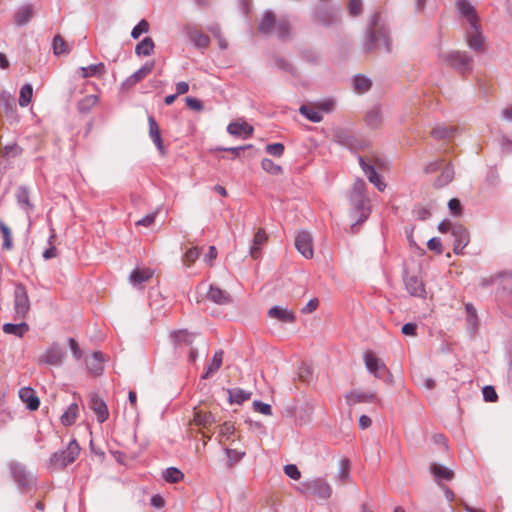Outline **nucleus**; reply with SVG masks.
<instances>
[{
	"instance_id": "nucleus-1",
	"label": "nucleus",
	"mask_w": 512,
	"mask_h": 512,
	"mask_svg": "<svg viewBox=\"0 0 512 512\" xmlns=\"http://www.w3.org/2000/svg\"><path fill=\"white\" fill-rule=\"evenodd\" d=\"M383 45L387 53L391 52V40L383 25H380V14L375 13L371 17L364 40V51L370 53L378 46Z\"/></svg>"
},
{
	"instance_id": "nucleus-2",
	"label": "nucleus",
	"mask_w": 512,
	"mask_h": 512,
	"mask_svg": "<svg viewBox=\"0 0 512 512\" xmlns=\"http://www.w3.org/2000/svg\"><path fill=\"white\" fill-rule=\"evenodd\" d=\"M366 183L362 179H357L352 187L349 195L350 203L352 206V216L357 218L356 222L351 225V228L364 222L370 213L368 206V199L366 197Z\"/></svg>"
},
{
	"instance_id": "nucleus-3",
	"label": "nucleus",
	"mask_w": 512,
	"mask_h": 512,
	"mask_svg": "<svg viewBox=\"0 0 512 512\" xmlns=\"http://www.w3.org/2000/svg\"><path fill=\"white\" fill-rule=\"evenodd\" d=\"M81 448L76 439H71L65 449L54 452L48 462L53 470H62L74 463L80 454Z\"/></svg>"
},
{
	"instance_id": "nucleus-4",
	"label": "nucleus",
	"mask_w": 512,
	"mask_h": 512,
	"mask_svg": "<svg viewBox=\"0 0 512 512\" xmlns=\"http://www.w3.org/2000/svg\"><path fill=\"white\" fill-rule=\"evenodd\" d=\"M342 10L339 5L327 3L315 6L312 9V19L315 23L325 27L338 25L341 21Z\"/></svg>"
},
{
	"instance_id": "nucleus-5",
	"label": "nucleus",
	"mask_w": 512,
	"mask_h": 512,
	"mask_svg": "<svg viewBox=\"0 0 512 512\" xmlns=\"http://www.w3.org/2000/svg\"><path fill=\"white\" fill-rule=\"evenodd\" d=\"M443 60L461 74L470 73L473 69V58L466 52L452 51L443 55Z\"/></svg>"
},
{
	"instance_id": "nucleus-6",
	"label": "nucleus",
	"mask_w": 512,
	"mask_h": 512,
	"mask_svg": "<svg viewBox=\"0 0 512 512\" xmlns=\"http://www.w3.org/2000/svg\"><path fill=\"white\" fill-rule=\"evenodd\" d=\"M300 491L303 494L314 495L320 499H329L332 495V487L323 478L309 479L301 483Z\"/></svg>"
},
{
	"instance_id": "nucleus-7",
	"label": "nucleus",
	"mask_w": 512,
	"mask_h": 512,
	"mask_svg": "<svg viewBox=\"0 0 512 512\" xmlns=\"http://www.w3.org/2000/svg\"><path fill=\"white\" fill-rule=\"evenodd\" d=\"M11 476L19 488L26 490L34 485V476L28 472L25 466L19 462L12 461L9 464Z\"/></svg>"
},
{
	"instance_id": "nucleus-8",
	"label": "nucleus",
	"mask_w": 512,
	"mask_h": 512,
	"mask_svg": "<svg viewBox=\"0 0 512 512\" xmlns=\"http://www.w3.org/2000/svg\"><path fill=\"white\" fill-rule=\"evenodd\" d=\"M30 309L27 290L22 283H16L14 289L15 319H25Z\"/></svg>"
},
{
	"instance_id": "nucleus-9",
	"label": "nucleus",
	"mask_w": 512,
	"mask_h": 512,
	"mask_svg": "<svg viewBox=\"0 0 512 512\" xmlns=\"http://www.w3.org/2000/svg\"><path fill=\"white\" fill-rule=\"evenodd\" d=\"M364 363L367 370L376 378L384 379L388 374V369L384 362L373 352L368 351L364 354Z\"/></svg>"
},
{
	"instance_id": "nucleus-10",
	"label": "nucleus",
	"mask_w": 512,
	"mask_h": 512,
	"mask_svg": "<svg viewBox=\"0 0 512 512\" xmlns=\"http://www.w3.org/2000/svg\"><path fill=\"white\" fill-rule=\"evenodd\" d=\"M295 247L298 252L305 257L310 259L313 257V239L309 232L301 231L295 237Z\"/></svg>"
},
{
	"instance_id": "nucleus-11",
	"label": "nucleus",
	"mask_w": 512,
	"mask_h": 512,
	"mask_svg": "<svg viewBox=\"0 0 512 512\" xmlns=\"http://www.w3.org/2000/svg\"><path fill=\"white\" fill-rule=\"evenodd\" d=\"M155 62L149 61L146 62L140 69L135 71L132 75H130L128 78H126L122 84L121 88L123 90H129L133 86H135L138 82H140L142 79H144L148 74L152 72L154 69Z\"/></svg>"
},
{
	"instance_id": "nucleus-12",
	"label": "nucleus",
	"mask_w": 512,
	"mask_h": 512,
	"mask_svg": "<svg viewBox=\"0 0 512 512\" xmlns=\"http://www.w3.org/2000/svg\"><path fill=\"white\" fill-rule=\"evenodd\" d=\"M452 236L454 238L453 252L457 255L461 254L469 243V232L467 228L461 224L455 225L452 230Z\"/></svg>"
},
{
	"instance_id": "nucleus-13",
	"label": "nucleus",
	"mask_w": 512,
	"mask_h": 512,
	"mask_svg": "<svg viewBox=\"0 0 512 512\" xmlns=\"http://www.w3.org/2000/svg\"><path fill=\"white\" fill-rule=\"evenodd\" d=\"M406 290L411 296L415 297H425L426 291L423 284V281L416 275H408L407 272L404 273L403 277Z\"/></svg>"
},
{
	"instance_id": "nucleus-14",
	"label": "nucleus",
	"mask_w": 512,
	"mask_h": 512,
	"mask_svg": "<svg viewBox=\"0 0 512 512\" xmlns=\"http://www.w3.org/2000/svg\"><path fill=\"white\" fill-rule=\"evenodd\" d=\"M90 408L96 414L99 423H104L109 417L108 407L105 401L96 393L90 394L89 399Z\"/></svg>"
},
{
	"instance_id": "nucleus-15",
	"label": "nucleus",
	"mask_w": 512,
	"mask_h": 512,
	"mask_svg": "<svg viewBox=\"0 0 512 512\" xmlns=\"http://www.w3.org/2000/svg\"><path fill=\"white\" fill-rule=\"evenodd\" d=\"M65 352L58 343H53L39 359L40 363L49 365H60L64 358Z\"/></svg>"
},
{
	"instance_id": "nucleus-16",
	"label": "nucleus",
	"mask_w": 512,
	"mask_h": 512,
	"mask_svg": "<svg viewBox=\"0 0 512 512\" xmlns=\"http://www.w3.org/2000/svg\"><path fill=\"white\" fill-rule=\"evenodd\" d=\"M15 198L19 208L26 213L34 210L35 205L30 200V188L26 185H20L15 192Z\"/></svg>"
},
{
	"instance_id": "nucleus-17",
	"label": "nucleus",
	"mask_w": 512,
	"mask_h": 512,
	"mask_svg": "<svg viewBox=\"0 0 512 512\" xmlns=\"http://www.w3.org/2000/svg\"><path fill=\"white\" fill-rule=\"evenodd\" d=\"M456 5L459 12L467 18L470 28L476 29L478 16L474 6L468 0H456Z\"/></svg>"
},
{
	"instance_id": "nucleus-18",
	"label": "nucleus",
	"mask_w": 512,
	"mask_h": 512,
	"mask_svg": "<svg viewBox=\"0 0 512 512\" xmlns=\"http://www.w3.org/2000/svg\"><path fill=\"white\" fill-rule=\"evenodd\" d=\"M267 314L270 318L276 319L283 323H294L296 320V315L292 310L279 305L272 306L268 310Z\"/></svg>"
},
{
	"instance_id": "nucleus-19",
	"label": "nucleus",
	"mask_w": 512,
	"mask_h": 512,
	"mask_svg": "<svg viewBox=\"0 0 512 512\" xmlns=\"http://www.w3.org/2000/svg\"><path fill=\"white\" fill-rule=\"evenodd\" d=\"M19 398L26 404L27 409L35 411L40 406V399L30 387H23L19 390Z\"/></svg>"
},
{
	"instance_id": "nucleus-20",
	"label": "nucleus",
	"mask_w": 512,
	"mask_h": 512,
	"mask_svg": "<svg viewBox=\"0 0 512 512\" xmlns=\"http://www.w3.org/2000/svg\"><path fill=\"white\" fill-rule=\"evenodd\" d=\"M149 136L161 154L165 153L160 127L153 116H148Z\"/></svg>"
},
{
	"instance_id": "nucleus-21",
	"label": "nucleus",
	"mask_w": 512,
	"mask_h": 512,
	"mask_svg": "<svg viewBox=\"0 0 512 512\" xmlns=\"http://www.w3.org/2000/svg\"><path fill=\"white\" fill-rule=\"evenodd\" d=\"M253 127L246 122H231L227 126V132L233 136L242 137L247 139L253 134Z\"/></svg>"
},
{
	"instance_id": "nucleus-22",
	"label": "nucleus",
	"mask_w": 512,
	"mask_h": 512,
	"mask_svg": "<svg viewBox=\"0 0 512 512\" xmlns=\"http://www.w3.org/2000/svg\"><path fill=\"white\" fill-rule=\"evenodd\" d=\"M466 42L468 47L475 51L480 52L483 49V36L480 30V25L477 23L476 29H471L466 33Z\"/></svg>"
},
{
	"instance_id": "nucleus-23",
	"label": "nucleus",
	"mask_w": 512,
	"mask_h": 512,
	"mask_svg": "<svg viewBox=\"0 0 512 512\" xmlns=\"http://www.w3.org/2000/svg\"><path fill=\"white\" fill-rule=\"evenodd\" d=\"M207 299L218 305H226L232 302L229 293L214 285H210L209 291L207 292Z\"/></svg>"
},
{
	"instance_id": "nucleus-24",
	"label": "nucleus",
	"mask_w": 512,
	"mask_h": 512,
	"mask_svg": "<svg viewBox=\"0 0 512 512\" xmlns=\"http://www.w3.org/2000/svg\"><path fill=\"white\" fill-rule=\"evenodd\" d=\"M275 14L271 10H267L263 13V16L258 25V30L263 35H270L276 26Z\"/></svg>"
},
{
	"instance_id": "nucleus-25",
	"label": "nucleus",
	"mask_w": 512,
	"mask_h": 512,
	"mask_svg": "<svg viewBox=\"0 0 512 512\" xmlns=\"http://www.w3.org/2000/svg\"><path fill=\"white\" fill-rule=\"evenodd\" d=\"M104 354L101 351L93 352V354L86 359V367L93 375H100L103 371Z\"/></svg>"
},
{
	"instance_id": "nucleus-26",
	"label": "nucleus",
	"mask_w": 512,
	"mask_h": 512,
	"mask_svg": "<svg viewBox=\"0 0 512 512\" xmlns=\"http://www.w3.org/2000/svg\"><path fill=\"white\" fill-rule=\"evenodd\" d=\"M187 35L191 43L198 49H205L210 44V38L196 28L188 27Z\"/></svg>"
},
{
	"instance_id": "nucleus-27",
	"label": "nucleus",
	"mask_w": 512,
	"mask_h": 512,
	"mask_svg": "<svg viewBox=\"0 0 512 512\" xmlns=\"http://www.w3.org/2000/svg\"><path fill=\"white\" fill-rule=\"evenodd\" d=\"M429 469L438 484H440L442 480L450 481L453 479L454 472L444 465L432 463Z\"/></svg>"
},
{
	"instance_id": "nucleus-28",
	"label": "nucleus",
	"mask_w": 512,
	"mask_h": 512,
	"mask_svg": "<svg viewBox=\"0 0 512 512\" xmlns=\"http://www.w3.org/2000/svg\"><path fill=\"white\" fill-rule=\"evenodd\" d=\"M348 404L372 403L376 400V395L369 391H351L346 395Z\"/></svg>"
},
{
	"instance_id": "nucleus-29",
	"label": "nucleus",
	"mask_w": 512,
	"mask_h": 512,
	"mask_svg": "<svg viewBox=\"0 0 512 512\" xmlns=\"http://www.w3.org/2000/svg\"><path fill=\"white\" fill-rule=\"evenodd\" d=\"M33 16V6L26 4L18 8L14 14V23L18 27L27 25Z\"/></svg>"
},
{
	"instance_id": "nucleus-30",
	"label": "nucleus",
	"mask_w": 512,
	"mask_h": 512,
	"mask_svg": "<svg viewBox=\"0 0 512 512\" xmlns=\"http://www.w3.org/2000/svg\"><path fill=\"white\" fill-rule=\"evenodd\" d=\"M0 105L4 108L5 114L9 118H13L16 113L15 97L8 91L0 93Z\"/></svg>"
},
{
	"instance_id": "nucleus-31",
	"label": "nucleus",
	"mask_w": 512,
	"mask_h": 512,
	"mask_svg": "<svg viewBox=\"0 0 512 512\" xmlns=\"http://www.w3.org/2000/svg\"><path fill=\"white\" fill-rule=\"evenodd\" d=\"M267 239L266 233L263 229H259L252 240V245L249 248V254L253 259H258L261 256V246Z\"/></svg>"
},
{
	"instance_id": "nucleus-32",
	"label": "nucleus",
	"mask_w": 512,
	"mask_h": 512,
	"mask_svg": "<svg viewBox=\"0 0 512 512\" xmlns=\"http://www.w3.org/2000/svg\"><path fill=\"white\" fill-rule=\"evenodd\" d=\"M458 132V128L455 126L438 125L431 131L432 137L438 140L451 139Z\"/></svg>"
},
{
	"instance_id": "nucleus-33",
	"label": "nucleus",
	"mask_w": 512,
	"mask_h": 512,
	"mask_svg": "<svg viewBox=\"0 0 512 512\" xmlns=\"http://www.w3.org/2000/svg\"><path fill=\"white\" fill-rule=\"evenodd\" d=\"M228 401L230 404H243L250 399L252 393L241 388L227 389Z\"/></svg>"
},
{
	"instance_id": "nucleus-34",
	"label": "nucleus",
	"mask_w": 512,
	"mask_h": 512,
	"mask_svg": "<svg viewBox=\"0 0 512 512\" xmlns=\"http://www.w3.org/2000/svg\"><path fill=\"white\" fill-rule=\"evenodd\" d=\"M196 334L187 330H176L170 335L172 341L176 345H191L195 339Z\"/></svg>"
},
{
	"instance_id": "nucleus-35",
	"label": "nucleus",
	"mask_w": 512,
	"mask_h": 512,
	"mask_svg": "<svg viewBox=\"0 0 512 512\" xmlns=\"http://www.w3.org/2000/svg\"><path fill=\"white\" fill-rule=\"evenodd\" d=\"M454 167L451 163H448L445 165V167L443 168L441 174L437 177V179L435 180V187L436 188H442L444 186H446L447 184H449L453 178H454Z\"/></svg>"
},
{
	"instance_id": "nucleus-36",
	"label": "nucleus",
	"mask_w": 512,
	"mask_h": 512,
	"mask_svg": "<svg viewBox=\"0 0 512 512\" xmlns=\"http://www.w3.org/2000/svg\"><path fill=\"white\" fill-rule=\"evenodd\" d=\"M465 310L467 313L466 322L470 330V333L473 336L476 333L479 325L477 312L475 307L471 303L465 304Z\"/></svg>"
},
{
	"instance_id": "nucleus-37",
	"label": "nucleus",
	"mask_w": 512,
	"mask_h": 512,
	"mask_svg": "<svg viewBox=\"0 0 512 512\" xmlns=\"http://www.w3.org/2000/svg\"><path fill=\"white\" fill-rule=\"evenodd\" d=\"M3 332L6 334L15 335L22 337L26 332L29 331V325L26 322L20 323H5L2 327Z\"/></svg>"
},
{
	"instance_id": "nucleus-38",
	"label": "nucleus",
	"mask_w": 512,
	"mask_h": 512,
	"mask_svg": "<svg viewBox=\"0 0 512 512\" xmlns=\"http://www.w3.org/2000/svg\"><path fill=\"white\" fill-rule=\"evenodd\" d=\"M154 41L151 37H144L135 47L137 56H150L154 51Z\"/></svg>"
},
{
	"instance_id": "nucleus-39",
	"label": "nucleus",
	"mask_w": 512,
	"mask_h": 512,
	"mask_svg": "<svg viewBox=\"0 0 512 512\" xmlns=\"http://www.w3.org/2000/svg\"><path fill=\"white\" fill-rule=\"evenodd\" d=\"M335 141L340 144L341 146L347 147V148H353L356 144V139L353 135H351L349 132L340 129L335 132Z\"/></svg>"
},
{
	"instance_id": "nucleus-40",
	"label": "nucleus",
	"mask_w": 512,
	"mask_h": 512,
	"mask_svg": "<svg viewBox=\"0 0 512 512\" xmlns=\"http://www.w3.org/2000/svg\"><path fill=\"white\" fill-rule=\"evenodd\" d=\"M152 277V272L145 269H134L129 275V281L132 285H139Z\"/></svg>"
},
{
	"instance_id": "nucleus-41",
	"label": "nucleus",
	"mask_w": 512,
	"mask_h": 512,
	"mask_svg": "<svg viewBox=\"0 0 512 512\" xmlns=\"http://www.w3.org/2000/svg\"><path fill=\"white\" fill-rule=\"evenodd\" d=\"M81 76L83 78L99 76L105 73L106 67L103 63L92 64L87 67H80Z\"/></svg>"
},
{
	"instance_id": "nucleus-42",
	"label": "nucleus",
	"mask_w": 512,
	"mask_h": 512,
	"mask_svg": "<svg viewBox=\"0 0 512 512\" xmlns=\"http://www.w3.org/2000/svg\"><path fill=\"white\" fill-rule=\"evenodd\" d=\"M350 468L351 462L347 458H343L339 461V469L336 475V479L342 483H346L350 480Z\"/></svg>"
},
{
	"instance_id": "nucleus-43",
	"label": "nucleus",
	"mask_w": 512,
	"mask_h": 512,
	"mask_svg": "<svg viewBox=\"0 0 512 512\" xmlns=\"http://www.w3.org/2000/svg\"><path fill=\"white\" fill-rule=\"evenodd\" d=\"M365 121L370 128L378 127L382 121V113L380 107L375 106L370 111H368L365 116Z\"/></svg>"
},
{
	"instance_id": "nucleus-44",
	"label": "nucleus",
	"mask_w": 512,
	"mask_h": 512,
	"mask_svg": "<svg viewBox=\"0 0 512 512\" xmlns=\"http://www.w3.org/2000/svg\"><path fill=\"white\" fill-rule=\"evenodd\" d=\"M372 81L364 75H355L353 78V87L359 93H365L370 90Z\"/></svg>"
},
{
	"instance_id": "nucleus-45",
	"label": "nucleus",
	"mask_w": 512,
	"mask_h": 512,
	"mask_svg": "<svg viewBox=\"0 0 512 512\" xmlns=\"http://www.w3.org/2000/svg\"><path fill=\"white\" fill-rule=\"evenodd\" d=\"M299 112L306 119L313 123H319L323 119V116L319 111L315 110L312 107H309L308 105H301L299 108Z\"/></svg>"
},
{
	"instance_id": "nucleus-46",
	"label": "nucleus",
	"mask_w": 512,
	"mask_h": 512,
	"mask_svg": "<svg viewBox=\"0 0 512 512\" xmlns=\"http://www.w3.org/2000/svg\"><path fill=\"white\" fill-rule=\"evenodd\" d=\"M77 413L78 405L76 403L70 404L68 409L61 416V423L65 426L72 425L76 420Z\"/></svg>"
},
{
	"instance_id": "nucleus-47",
	"label": "nucleus",
	"mask_w": 512,
	"mask_h": 512,
	"mask_svg": "<svg viewBox=\"0 0 512 512\" xmlns=\"http://www.w3.org/2000/svg\"><path fill=\"white\" fill-rule=\"evenodd\" d=\"M32 95H33V87H32V85L30 83L24 84L20 88V95H19V99H18L19 105L21 107L28 106L30 104V102H31Z\"/></svg>"
},
{
	"instance_id": "nucleus-48",
	"label": "nucleus",
	"mask_w": 512,
	"mask_h": 512,
	"mask_svg": "<svg viewBox=\"0 0 512 512\" xmlns=\"http://www.w3.org/2000/svg\"><path fill=\"white\" fill-rule=\"evenodd\" d=\"M162 476L168 483H178L184 478L183 472L176 467H169L165 469Z\"/></svg>"
},
{
	"instance_id": "nucleus-49",
	"label": "nucleus",
	"mask_w": 512,
	"mask_h": 512,
	"mask_svg": "<svg viewBox=\"0 0 512 512\" xmlns=\"http://www.w3.org/2000/svg\"><path fill=\"white\" fill-rule=\"evenodd\" d=\"M98 102L96 95H87L78 102V110L80 113L86 114L90 112L91 108Z\"/></svg>"
},
{
	"instance_id": "nucleus-50",
	"label": "nucleus",
	"mask_w": 512,
	"mask_h": 512,
	"mask_svg": "<svg viewBox=\"0 0 512 512\" xmlns=\"http://www.w3.org/2000/svg\"><path fill=\"white\" fill-rule=\"evenodd\" d=\"M274 31H276L279 39H287L290 35V24L286 19H279L276 22Z\"/></svg>"
},
{
	"instance_id": "nucleus-51",
	"label": "nucleus",
	"mask_w": 512,
	"mask_h": 512,
	"mask_svg": "<svg viewBox=\"0 0 512 512\" xmlns=\"http://www.w3.org/2000/svg\"><path fill=\"white\" fill-rule=\"evenodd\" d=\"M53 53L56 56L68 53L67 44L61 35L57 34L54 36L52 41Z\"/></svg>"
},
{
	"instance_id": "nucleus-52",
	"label": "nucleus",
	"mask_w": 512,
	"mask_h": 512,
	"mask_svg": "<svg viewBox=\"0 0 512 512\" xmlns=\"http://www.w3.org/2000/svg\"><path fill=\"white\" fill-rule=\"evenodd\" d=\"M274 65L281 71L295 75L296 69L295 67L285 58H282L280 56H275L273 58Z\"/></svg>"
},
{
	"instance_id": "nucleus-53",
	"label": "nucleus",
	"mask_w": 512,
	"mask_h": 512,
	"mask_svg": "<svg viewBox=\"0 0 512 512\" xmlns=\"http://www.w3.org/2000/svg\"><path fill=\"white\" fill-rule=\"evenodd\" d=\"M314 412V404L311 402L304 403L299 409V421L301 423H307L311 420Z\"/></svg>"
},
{
	"instance_id": "nucleus-54",
	"label": "nucleus",
	"mask_w": 512,
	"mask_h": 512,
	"mask_svg": "<svg viewBox=\"0 0 512 512\" xmlns=\"http://www.w3.org/2000/svg\"><path fill=\"white\" fill-rule=\"evenodd\" d=\"M0 231L3 236L2 248L4 250H10L13 246L11 229L4 222L1 221L0 222Z\"/></svg>"
},
{
	"instance_id": "nucleus-55",
	"label": "nucleus",
	"mask_w": 512,
	"mask_h": 512,
	"mask_svg": "<svg viewBox=\"0 0 512 512\" xmlns=\"http://www.w3.org/2000/svg\"><path fill=\"white\" fill-rule=\"evenodd\" d=\"M261 167L264 171L272 174L279 175L282 173V167L280 165L275 164L271 159L264 158L261 161Z\"/></svg>"
},
{
	"instance_id": "nucleus-56",
	"label": "nucleus",
	"mask_w": 512,
	"mask_h": 512,
	"mask_svg": "<svg viewBox=\"0 0 512 512\" xmlns=\"http://www.w3.org/2000/svg\"><path fill=\"white\" fill-rule=\"evenodd\" d=\"M23 149L16 143L4 146L2 156L6 158H15L22 154Z\"/></svg>"
},
{
	"instance_id": "nucleus-57",
	"label": "nucleus",
	"mask_w": 512,
	"mask_h": 512,
	"mask_svg": "<svg viewBox=\"0 0 512 512\" xmlns=\"http://www.w3.org/2000/svg\"><path fill=\"white\" fill-rule=\"evenodd\" d=\"M149 30V24L145 19H142L135 25L131 31V37L138 39L143 33H147Z\"/></svg>"
},
{
	"instance_id": "nucleus-58",
	"label": "nucleus",
	"mask_w": 512,
	"mask_h": 512,
	"mask_svg": "<svg viewBox=\"0 0 512 512\" xmlns=\"http://www.w3.org/2000/svg\"><path fill=\"white\" fill-rule=\"evenodd\" d=\"M194 421L197 426H206L213 421V415L207 412H196L194 416Z\"/></svg>"
},
{
	"instance_id": "nucleus-59",
	"label": "nucleus",
	"mask_w": 512,
	"mask_h": 512,
	"mask_svg": "<svg viewBox=\"0 0 512 512\" xmlns=\"http://www.w3.org/2000/svg\"><path fill=\"white\" fill-rule=\"evenodd\" d=\"M223 361V351L218 350L214 353L211 363L207 366L209 368V372H216L222 365Z\"/></svg>"
},
{
	"instance_id": "nucleus-60",
	"label": "nucleus",
	"mask_w": 512,
	"mask_h": 512,
	"mask_svg": "<svg viewBox=\"0 0 512 512\" xmlns=\"http://www.w3.org/2000/svg\"><path fill=\"white\" fill-rule=\"evenodd\" d=\"M284 149V145L280 142L271 143L266 146V152L274 157H281Z\"/></svg>"
},
{
	"instance_id": "nucleus-61",
	"label": "nucleus",
	"mask_w": 512,
	"mask_h": 512,
	"mask_svg": "<svg viewBox=\"0 0 512 512\" xmlns=\"http://www.w3.org/2000/svg\"><path fill=\"white\" fill-rule=\"evenodd\" d=\"M253 409L263 415H271L272 407L268 403H264L260 400H254L252 403Z\"/></svg>"
},
{
	"instance_id": "nucleus-62",
	"label": "nucleus",
	"mask_w": 512,
	"mask_h": 512,
	"mask_svg": "<svg viewBox=\"0 0 512 512\" xmlns=\"http://www.w3.org/2000/svg\"><path fill=\"white\" fill-rule=\"evenodd\" d=\"M367 178L379 191H383L386 188V184L382 181L380 174L376 170L367 175Z\"/></svg>"
},
{
	"instance_id": "nucleus-63",
	"label": "nucleus",
	"mask_w": 512,
	"mask_h": 512,
	"mask_svg": "<svg viewBox=\"0 0 512 512\" xmlns=\"http://www.w3.org/2000/svg\"><path fill=\"white\" fill-rule=\"evenodd\" d=\"M483 399L486 402H495L498 398L496 390L491 385H486L482 388Z\"/></svg>"
},
{
	"instance_id": "nucleus-64",
	"label": "nucleus",
	"mask_w": 512,
	"mask_h": 512,
	"mask_svg": "<svg viewBox=\"0 0 512 512\" xmlns=\"http://www.w3.org/2000/svg\"><path fill=\"white\" fill-rule=\"evenodd\" d=\"M448 209L454 216H460L462 214V204L458 198H452L448 202Z\"/></svg>"
}]
</instances>
